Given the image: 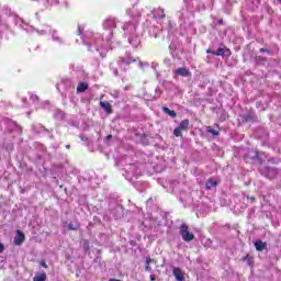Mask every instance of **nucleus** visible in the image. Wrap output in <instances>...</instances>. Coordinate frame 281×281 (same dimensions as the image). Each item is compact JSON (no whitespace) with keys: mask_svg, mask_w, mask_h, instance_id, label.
<instances>
[{"mask_svg":"<svg viewBox=\"0 0 281 281\" xmlns=\"http://www.w3.org/2000/svg\"><path fill=\"white\" fill-rule=\"evenodd\" d=\"M115 20L109 19L103 22L104 32L102 35L100 33H93L87 31L83 36V45L88 47V52H98L100 56H106V52L113 47V30H115Z\"/></svg>","mask_w":281,"mask_h":281,"instance_id":"f257e3e1","label":"nucleus"},{"mask_svg":"<svg viewBox=\"0 0 281 281\" xmlns=\"http://www.w3.org/2000/svg\"><path fill=\"white\" fill-rule=\"evenodd\" d=\"M128 16L133 19V22H126L123 25L124 34L128 37V43L132 47H137L140 43L139 35H137V19H139L140 13L137 8L133 7L132 9L127 10Z\"/></svg>","mask_w":281,"mask_h":281,"instance_id":"f03ea898","label":"nucleus"},{"mask_svg":"<svg viewBox=\"0 0 281 281\" xmlns=\"http://www.w3.org/2000/svg\"><path fill=\"white\" fill-rule=\"evenodd\" d=\"M24 30L29 32L30 34H33V32H36L38 36H46V34H50L54 43H57V45H65V38H63L60 35H58V31L49 27L44 26L43 29H34V26L25 25Z\"/></svg>","mask_w":281,"mask_h":281,"instance_id":"7ed1b4c3","label":"nucleus"},{"mask_svg":"<svg viewBox=\"0 0 281 281\" xmlns=\"http://www.w3.org/2000/svg\"><path fill=\"white\" fill-rule=\"evenodd\" d=\"M180 234H181V237L184 240V243H190L191 240H194V234H192V233H190V231H188L187 225L180 226Z\"/></svg>","mask_w":281,"mask_h":281,"instance_id":"20e7f679","label":"nucleus"},{"mask_svg":"<svg viewBox=\"0 0 281 281\" xmlns=\"http://www.w3.org/2000/svg\"><path fill=\"white\" fill-rule=\"evenodd\" d=\"M261 175H263V177H267L268 179H276V177H278V170H276L274 168H265L261 169Z\"/></svg>","mask_w":281,"mask_h":281,"instance_id":"39448f33","label":"nucleus"},{"mask_svg":"<svg viewBox=\"0 0 281 281\" xmlns=\"http://www.w3.org/2000/svg\"><path fill=\"white\" fill-rule=\"evenodd\" d=\"M172 273L177 281H186V273L181 268H173Z\"/></svg>","mask_w":281,"mask_h":281,"instance_id":"423d86ee","label":"nucleus"},{"mask_svg":"<svg viewBox=\"0 0 281 281\" xmlns=\"http://www.w3.org/2000/svg\"><path fill=\"white\" fill-rule=\"evenodd\" d=\"M25 241V235L21 231H16V235L14 237V245H23Z\"/></svg>","mask_w":281,"mask_h":281,"instance_id":"0eeeda50","label":"nucleus"},{"mask_svg":"<svg viewBox=\"0 0 281 281\" xmlns=\"http://www.w3.org/2000/svg\"><path fill=\"white\" fill-rule=\"evenodd\" d=\"M175 74L177 76H182V78H190V76H191L190 69H188V68H178L175 70Z\"/></svg>","mask_w":281,"mask_h":281,"instance_id":"6e6552de","label":"nucleus"},{"mask_svg":"<svg viewBox=\"0 0 281 281\" xmlns=\"http://www.w3.org/2000/svg\"><path fill=\"white\" fill-rule=\"evenodd\" d=\"M151 16L154 19H164L166 16V12L161 8L154 9V11L151 12Z\"/></svg>","mask_w":281,"mask_h":281,"instance_id":"1a4fd4ad","label":"nucleus"},{"mask_svg":"<svg viewBox=\"0 0 281 281\" xmlns=\"http://www.w3.org/2000/svg\"><path fill=\"white\" fill-rule=\"evenodd\" d=\"M131 63H135V59L133 57H130L128 59L121 58V60L119 61V65L121 69H126L127 65H131Z\"/></svg>","mask_w":281,"mask_h":281,"instance_id":"9d476101","label":"nucleus"},{"mask_svg":"<svg viewBox=\"0 0 281 281\" xmlns=\"http://www.w3.org/2000/svg\"><path fill=\"white\" fill-rule=\"evenodd\" d=\"M214 56H229L232 52L228 48H218L216 52H212Z\"/></svg>","mask_w":281,"mask_h":281,"instance_id":"9b49d317","label":"nucleus"},{"mask_svg":"<svg viewBox=\"0 0 281 281\" xmlns=\"http://www.w3.org/2000/svg\"><path fill=\"white\" fill-rule=\"evenodd\" d=\"M87 89H89V85L87 82H79L77 86V93H85Z\"/></svg>","mask_w":281,"mask_h":281,"instance_id":"f8f14e48","label":"nucleus"},{"mask_svg":"<svg viewBox=\"0 0 281 281\" xmlns=\"http://www.w3.org/2000/svg\"><path fill=\"white\" fill-rule=\"evenodd\" d=\"M60 0H44L45 8H54V5H58Z\"/></svg>","mask_w":281,"mask_h":281,"instance_id":"ddd939ff","label":"nucleus"},{"mask_svg":"<svg viewBox=\"0 0 281 281\" xmlns=\"http://www.w3.org/2000/svg\"><path fill=\"white\" fill-rule=\"evenodd\" d=\"M255 247L257 251H263V249H267V243H262V240H257L255 243Z\"/></svg>","mask_w":281,"mask_h":281,"instance_id":"4468645a","label":"nucleus"},{"mask_svg":"<svg viewBox=\"0 0 281 281\" xmlns=\"http://www.w3.org/2000/svg\"><path fill=\"white\" fill-rule=\"evenodd\" d=\"M216 186H218V182H216L214 178H211L206 182V190H212V188H216Z\"/></svg>","mask_w":281,"mask_h":281,"instance_id":"2eb2a0df","label":"nucleus"},{"mask_svg":"<svg viewBox=\"0 0 281 281\" xmlns=\"http://www.w3.org/2000/svg\"><path fill=\"white\" fill-rule=\"evenodd\" d=\"M45 280H47V274H45V272L36 273L35 277L33 278V281H45Z\"/></svg>","mask_w":281,"mask_h":281,"instance_id":"dca6fc26","label":"nucleus"},{"mask_svg":"<svg viewBox=\"0 0 281 281\" xmlns=\"http://www.w3.org/2000/svg\"><path fill=\"white\" fill-rule=\"evenodd\" d=\"M188 126H190V121L183 120L179 124L178 128H180L181 131H188Z\"/></svg>","mask_w":281,"mask_h":281,"instance_id":"f3484780","label":"nucleus"},{"mask_svg":"<svg viewBox=\"0 0 281 281\" xmlns=\"http://www.w3.org/2000/svg\"><path fill=\"white\" fill-rule=\"evenodd\" d=\"M100 106L105 110V113H111V103L101 101Z\"/></svg>","mask_w":281,"mask_h":281,"instance_id":"a211bd4d","label":"nucleus"},{"mask_svg":"<svg viewBox=\"0 0 281 281\" xmlns=\"http://www.w3.org/2000/svg\"><path fill=\"white\" fill-rule=\"evenodd\" d=\"M164 113H167V115H170V117H177V112L164 106L162 108Z\"/></svg>","mask_w":281,"mask_h":281,"instance_id":"6ab92c4d","label":"nucleus"},{"mask_svg":"<svg viewBox=\"0 0 281 281\" xmlns=\"http://www.w3.org/2000/svg\"><path fill=\"white\" fill-rule=\"evenodd\" d=\"M68 229H72V231L80 229V223H78V222L69 223Z\"/></svg>","mask_w":281,"mask_h":281,"instance_id":"aec40b11","label":"nucleus"},{"mask_svg":"<svg viewBox=\"0 0 281 281\" xmlns=\"http://www.w3.org/2000/svg\"><path fill=\"white\" fill-rule=\"evenodd\" d=\"M85 27H87L85 24H79V25H78L77 34H78L79 36H82V32H85Z\"/></svg>","mask_w":281,"mask_h":281,"instance_id":"412c9836","label":"nucleus"},{"mask_svg":"<svg viewBox=\"0 0 281 281\" xmlns=\"http://www.w3.org/2000/svg\"><path fill=\"white\" fill-rule=\"evenodd\" d=\"M181 133H183V130H181V128H179V127H176V128L173 130V135H175L176 137H181Z\"/></svg>","mask_w":281,"mask_h":281,"instance_id":"4be33fe9","label":"nucleus"},{"mask_svg":"<svg viewBox=\"0 0 281 281\" xmlns=\"http://www.w3.org/2000/svg\"><path fill=\"white\" fill-rule=\"evenodd\" d=\"M209 133H211V135H218V131L213 128L209 130Z\"/></svg>","mask_w":281,"mask_h":281,"instance_id":"5701e85b","label":"nucleus"},{"mask_svg":"<svg viewBox=\"0 0 281 281\" xmlns=\"http://www.w3.org/2000/svg\"><path fill=\"white\" fill-rule=\"evenodd\" d=\"M5 247L3 246V244L0 243V254H3Z\"/></svg>","mask_w":281,"mask_h":281,"instance_id":"b1692460","label":"nucleus"},{"mask_svg":"<svg viewBox=\"0 0 281 281\" xmlns=\"http://www.w3.org/2000/svg\"><path fill=\"white\" fill-rule=\"evenodd\" d=\"M31 100H33V102H35V100H38L37 95H31Z\"/></svg>","mask_w":281,"mask_h":281,"instance_id":"393cba45","label":"nucleus"},{"mask_svg":"<svg viewBox=\"0 0 281 281\" xmlns=\"http://www.w3.org/2000/svg\"><path fill=\"white\" fill-rule=\"evenodd\" d=\"M260 52H261V53H265V52H266L267 54H270V50H269V49H265V48H261Z\"/></svg>","mask_w":281,"mask_h":281,"instance_id":"a878e982","label":"nucleus"},{"mask_svg":"<svg viewBox=\"0 0 281 281\" xmlns=\"http://www.w3.org/2000/svg\"><path fill=\"white\" fill-rule=\"evenodd\" d=\"M150 262H153V259L151 258H147L146 259V265H150Z\"/></svg>","mask_w":281,"mask_h":281,"instance_id":"bb28decb","label":"nucleus"},{"mask_svg":"<svg viewBox=\"0 0 281 281\" xmlns=\"http://www.w3.org/2000/svg\"><path fill=\"white\" fill-rule=\"evenodd\" d=\"M157 29H154V34L151 36H154V38H157Z\"/></svg>","mask_w":281,"mask_h":281,"instance_id":"cd10ccee","label":"nucleus"},{"mask_svg":"<svg viewBox=\"0 0 281 281\" xmlns=\"http://www.w3.org/2000/svg\"><path fill=\"white\" fill-rule=\"evenodd\" d=\"M145 270H146V271H150V265H147V263H146Z\"/></svg>","mask_w":281,"mask_h":281,"instance_id":"c85d7f7f","label":"nucleus"},{"mask_svg":"<svg viewBox=\"0 0 281 281\" xmlns=\"http://www.w3.org/2000/svg\"><path fill=\"white\" fill-rule=\"evenodd\" d=\"M42 267H44V269H47V263L42 262Z\"/></svg>","mask_w":281,"mask_h":281,"instance_id":"c756f323","label":"nucleus"},{"mask_svg":"<svg viewBox=\"0 0 281 281\" xmlns=\"http://www.w3.org/2000/svg\"><path fill=\"white\" fill-rule=\"evenodd\" d=\"M112 138H113L112 135H108V136H106V139H112Z\"/></svg>","mask_w":281,"mask_h":281,"instance_id":"7c9ffc66","label":"nucleus"},{"mask_svg":"<svg viewBox=\"0 0 281 281\" xmlns=\"http://www.w3.org/2000/svg\"><path fill=\"white\" fill-rule=\"evenodd\" d=\"M150 280H151V281H155V276H150Z\"/></svg>","mask_w":281,"mask_h":281,"instance_id":"2f4dec72","label":"nucleus"},{"mask_svg":"<svg viewBox=\"0 0 281 281\" xmlns=\"http://www.w3.org/2000/svg\"><path fill=\"white\" fill-rule=\"evenodd\" d=\"M114 76H117V69H114Z\"/></svg>","mask_w":281,"mask_h":281,"instance_id":"473e14b6","label":"nucleus"},{"mask_svg":"<svg viewBox=\"0 0 281 281\" xmlns=\"http://www.w3.org/2000/svg\"><path fill=\"white\" fill-rule=\"evenodd\" d=\"M180 16H181V19H184V14H183V13H181V15H180Z\"/></svg>","mask_w":281,"mask_h":281,"instance_id":"72a5a7b5","label":"nucleus"},{"mask_svg":"<svg viewBox=\"0 0 281 281\" xmlns=\"http://www.w3.org/2000/svg\"><path fill=\"white\" fill-rule=\"evenodd\" d=\"M251 201H254V198H250Z\"/></svg>","mask_w":281,"mask_h":281,"instance_id":"f704fd0d","label":"nucleus"}]
</instances>
